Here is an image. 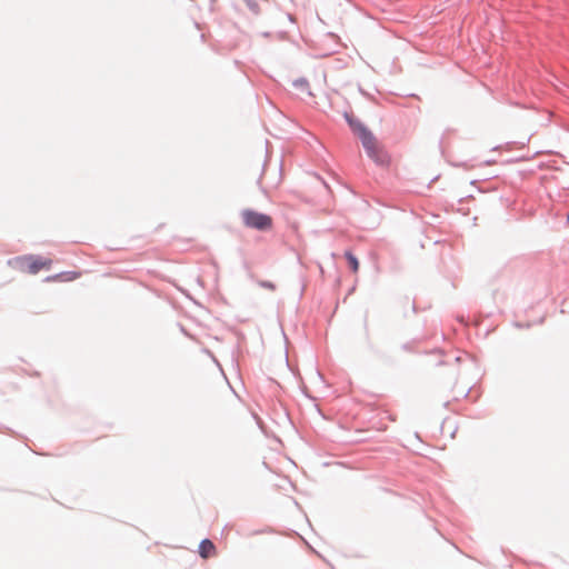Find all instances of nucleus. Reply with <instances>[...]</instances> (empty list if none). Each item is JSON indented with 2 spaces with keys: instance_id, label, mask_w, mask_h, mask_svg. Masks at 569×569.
Returning a JSON list of instances; mask_svg holds the SVG:
<instances>
[{
  "instance_id": "nucleus-1",
  "label": "nucleus",
  "mask_w": 569,
  "mask_h": 569,
  "mask_svg": "<svg viewBox=\"0 0 569 569\" xmlns=\"http://www.w3.org/2000/svg\"><path fill=\"white\" fill-rule=\"evenodd\" d=\"M8 263L19 271L36 274L42 269H50L52 260L49 258H41L36 256H21L9 260Z\"/></svg>"
},
{
  "instance_id": "nucleus-2",
  "label": "nucleus",
  "mask_w": 569,
  "mask_h": 569,
  "mask_svg": "<svg viewBox=\"0 0 569 569\" xmlns=\"http://www.w3.org/2000/svg\"><path fill=\"white\" fill-rule=\"evenodd\" d=\"M359 138L371 159L381 164L388 162V154L385 152L383 148L379 144L371 131L366 127H359Z\"/></svg>"
},
{
  "instance_id": "nucleus-3",
  "label": "nucleus",
  "mask_w": 569,
  "mask_h": 569,
  "mask_svg": "<svg viewBox=\"0 0 569 569\" xmlns=\"http://www.w3.org/2000/svg\"><path fill=\"white\" fill-rule=\"evenodd\" d=\"M241 219L247 228L267 231L272 228L273 220L270 216L256 211L253 209H244L241 211Z\"/></svg>"
},
{
  "instance_id": "nucleus-4",
  "label": "nucleus",
  "mask_w": 569,
  "mask_h": 569,
  "mask_svg": "<svg viewBox=\"0 0 569 569\" xmlns=\"http://www.w3.org/2000/svg\"><path fill=\"white\" fill-rule=\"evenodd\" d=\"M199 555L203 559H208L214 557L217 555V549L213 542L210 539H203L199 545Z\"/></svg>"
},
{
  "instance_id": "nucleus-5",
  "label": "nucleus",
  "mask_w": 569,
  "mask_h": 569,
  "mask_svg": "<svg viewBox=\"0 0 569 569\" xmlns=\"http://www.w3.org/2000/svg\"><path fill=\"white\" fill-rule=\"evenodd\" d=\"M80 277L79 272L76 271H69V272H62L56 276H51L47 278V281H72Z\"/></svg>"
},
{
  "instance_id": "nucleus-6",
  "label": "nucleus",
  "mask_w": 569,
  "mask_h": 569,
  "mask_svg": "<svg viewBox=\"0 0 569 569\" xmlns=\"http://www.w3.org/2000/svg\"><path fill=\"white\" fill-rule=\"evenodd\" d=\"M345 257L346 259L348 260L349 262V266H350V269L356 273L358 272L359 270V261L358 259L350 252V251H347L345 253Z\"/></svg>"
},
{
  "instance_id": "nucleus-7",
  "label": "nucleus",
  "mask_w": 569,
  "mask_h": 569,
  "mask_svg": "<svg viewBox=\"0 0 569 569\" xmlns=\"http://www.w3.org/2000/svg\"><path fill=\"white\" fill-rule=\"evenodd\" d=\"M347 121H348L349 126L351 127V129L353 130V132L359 137V127H365V126L351 117H347Z\"/></svg>"
},
{
  "instance_id": "nucleus-8",
  "label": "nucleus",
  "mask_w": 569,
  "mask_h": 569,
  "mask_svg": "<svg viewBox=\"0 0 569 569\" xmlns=\"http://www.w3.org/2000/svg\"><path fill=\"white\" fill-rule=\"evenodd\" d=\"M295 86L305 88V87H308V82L305 79H299V80L295 81Z\"/></svg>"
},
{
  "instance_id": "nucleus-9",
  "label": "nucleus",
  "mask_w": 569,
  "mask_h": 569,
  "mask_svg": "<svg viewBox=\"0 0 569 569\" xmlns=\"http://www.w3.org/2000/svg\"><path fill=\"white\" fill-rule=\"evenodd\" d=\"M262 286H263L264 288H268V289H271V290H273V289H274V286H273L271 282H262Z\"/></svg>"
},
{
  "instance_id": "nucleus-10",
  "label": "nucleus",
  "mask_w": 569,
  "mask_h": 569,
  "mask_svg": "<svg viewBox=\"0 0 569 569\" xmlns=\"http://www.w3.org/2000/svg\"><path fill=\"white\" fill-rule=\"evenodd\" d=\"M567 221H568V223H569V213L567 214Z\"/></svg>"
}]
</instances>
